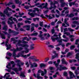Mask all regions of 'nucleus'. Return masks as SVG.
<instances>
[{
  "instance_id": "f257e3e1",
  "label": "nucleus",
  "mask_w": 79,
  "mask_h": 79,
  "mask_svg": "<svg viewBox=\"0 0 79 79\" xmlns=\"http://www.w3.org/2000/svg\"><path fill=\"white\" fill-rule=\"evenodd\" d=\"M21 42H22L21 41V40H19L18 41V44H16V50H14V51H13V52L12 54V55L13 56L16 57V52L17 51L20 52L21 51V50H23V47H25V50H26L27 49V48H28V47H29V46L27 44H21ZM18 46L22 47H20L18 48Z\"/></svg>"
},
{
  "instance_id": "f03ea898",
  "label": "nucleus",
  "mask_w": 79,
  "mask_h": 79,
  "mask_svg": "<svg viewBox=\"0 0 79 79\" xmlns=\"http://www.w3.org/2000/svg\"><path fill=\"white\" fill-rule=\"evenodd\" d=\"M8 19L9 20H10L11 22H10V21H7L8 24H10V25H11L12 24H15V22H14L13 20H14V21L16 22V23H17L18 22L17 21V19H16V18H13L12 17H10Z\"/></svg>"
},
{
  "instance_id": "7ed1b4c3",
  "label": "nucleus",
  "mask_w": 79,
  "mask_h": 79,
  "mask_svg": "<svg viewBox=\"0 0 79 79\" xmlns=\"http://www.w3.org/2000/svg\"><path fill=\"white\" fill-rule=\"evenodd\" d=\"M9 41V40L8 39H6V41L5 42V45L6 47V50H9V49H10L11 48V44H8V41Z\"/></svg>"
},
{
  "instance_id": "20e7f679",
  "label": "nucleus",
  "mask_w": 79,
  "mask_h": 79,
  "mask_svg": "<svg viewBox=\"0 0 79 79\" xmlns=\"http://www.w3.org/2000/svg\"><path fill=\"white\" fill-rule=\"evenodd\" d=\"M36 57L35 56H30L28 59V60H33V61L34 62L39 61V60L36 59Z\"/></svg>"
},
{
  "instance_id": "39448f33",
  "label": "nucleus",
  "mask_w": 79,
  "mask_h": 79,
  "mask_svg": "<svg viewBox=\"0 0 79 79\" xmlns=\"http://www.w3.org/2000/svg\"><path fill=\"white\" fill-rule=\"evenodd\" d=\"M47 33L44 34V35L40 34L38 36L40 38L41 40H45V38H44V36H47Z\"/></svg>"
},
{
  "instance_id": "423d86ee",
  "label": "nucleus",
  "mask_w": 79,
  "mask_h": 79,
  "mask_svg": "<svg viewBox=\"0 0 79 79\" xmlns=\"http://www.w3.org/2000/svg\"><path fill=\"white\" fill-rule=\"evenodd\" d=\"M66 40H63L62 39H60L59 40H58V41L59 42V43H62L63 41H64V42H67L68 40H69V38H66Z\"/></svg>"
},
{
  "instance_id": "0eeeda50",
  "label": "nucleus",
  "mask_w": 79,
  "mask_h": 79,
  "mask_svg": "<svg viewBox=\"0 0 79 79\" xmlns=\"http://www.w3.org/2000/svg\"><path fill=\"white\" fill-rule=\"evenodd\" d=\"M45 16L47 17V18H49V19H53V18H55V15L50 14L49 15H45Z\"/></svg>"
},
{
  "instance_id": "6e6552de",
  "label": "nucleus",
  "mask_w": 79,
  "mask_h": 79,
  "mask_svg": "<svg viewBox=\"0 0 79 79\" xmlns=\"http://www.w3.org/2000/svg\"><path fill=\"white\" fill-rule=\"evenodd\" d=\"M51 39L53 42H55V40H56L57 42H59L58 41V40H60V38H58V37H57L56 38H54V37L52 36L51 37Z\"/></svg>"
},
{
  "instance_id": "1a4fd4ad",
  "label": "nucleus",
  "mask_w": 79,
  "mask_h": 79,
  "mask_svg": "<svg viewBox=\"0 0 79 79\" xmlns=\"http://www.w3.org/2000/svg\"><path fill=\"white\" fill-rule=\"evenodd\" d=\"M25 27H26V30L27 31H30L31 29V25H26L23 27V28H24Z\"/></svg>"
},
{
  "instance_id": "9d476101",
  "label": "nucleus",
  "mask_w": 79,
  "mask_h": 79,
  "mask_svg": "<svg viewBox=\"0 0 79 79\" xmlns=\"http://www.w3.org/2000/svg\"><path fill=\"white\" fill-rule=\"evenodd\" d=\"M60 68L59 69L60 71H61L62 70H65L66 69H67L68 68L66 67L65 66L62 67V65H60Z\"/></svg>"
},
{
  "instance_id": "9b49d317",
  "label": "nucleus",
  "mask_w": 79,
  "mask_h": 79,
  "mask_svg": "<svg viewBox=\"0 0 79 79\" xmlns=\"http://www.w3.org/2000/svg\"><path fill=\"white\" fill-rule=\"evenodd\" d=\"M15 62L16 63H17V65L18 66H19V67H21V65L19 64V63H20V60H15Z\"/></svg>"
},
{
  "instance_id": "f8f14e48",
  "label": "nucleus",
  "mask_w": 79,
  "mask_h": 79,
  "mask_svg": "<svg viewBox=\"0 0 79 79\" xmlns=\"http://www.w3.org/2000/svg\"><path fill=\"white\" fill-rule=\"evenodd\" d=\"M69 73L70 76L71 78H73V77H76V76L74 75V74L73 73V72H71V71H69Z\"/></svg>"
},
{
  "instance_id": "ddd939ff",
  "label": "nucleus",
  "mask_w": 79,
  "mask_h": 79,
  "mask_svg": "<svg viewBox=\"0 0 79 79\" xmlns=\"http://www.w3.org/2000/svg\"><path fill=\"white\" fill-rule=\"evenodd\" d=\"M62 64H64L66 65H68V63L64 60V59L63 58L62 59Z\"/></svg>"
},
{
  "instance_id": "4468645a",
  "label": "nucleus",
  "mask_w": 79,
  "mask_h": 79,
  "mask_svg": "<svg viewBox=\"0 0 79 79\" xmlns=\"http://www.w3.org/2000/svg\"><path fill=\"white\" fill-rule=\"evenodd\" d=\"M38 73H41V75L42 76H44V72L41 70H39L38 71Z\"/></svg>"
},
{
  "instance_id": "2eb2a0df",
  "label": "nucleus",
  "mask_w": 79,
  "mask_h": 79,
  "mask_svg": "<svg viewBox=\"0 0 79 79\" xmlns=\"http://www.w3.org/2000/svg\"><path fill=\"white\" fill-rule=\"evenodd\" d=\"M2 30H4L5 31H6L8 30V26L7 25H4L2 28Z\"/></svg>"
},
{
  "instance_id": "dca6fc26",
  "label": "nucleus",
  "mask_w": 79,
  "mask_h": 79,
  "mask_svg": "<svg viewBox=\"0 0 79 79\" xmlns=\"http://www.w3.org/2000/svg\"><path fill=\"white\" fill-rule=\"evenodd\" d=\"M0 35L3 39H6L5 35L3 34H2L1 33V32H0Z\"/></svg>"
},
{
  "instance_id": "f3484780",
  "label": "nucleus",
  "mask_w": 79,
  "mask_h": 79,
  "mask_svg": "<svg viewBox=\"0 0 79 79\" xmlns=\"http://www.w3.org/2000/svg\"><path fill=\"white\" fill-rule=\"evenodd\" d=\"M4 13L7 16H10V14L8 13V10H5L4 11Z\"/></svg>"
},
{
  "instance_id": "a211bd4d",
  "label": "nucleus",
  "mask_w": 79,
  "mask_h": 79,
  "mask_svg": "<svg viewBox=\"0 0 79 79\" xmlns=\"http://www.w3.org/2000/svg\"><path fill=\"white\" fill-rule=\"evenodd\" d=\"M55 58H58V54H56V56L53 55L52 56V59H54Z\"/></svg>"
},
{
  "instance_id": "6ab92c4d",
  "label": "nucleus",
  "mask_w": 79,
  "mask_h": 79,
  "mask_svg": "<svg viewBox=\"0 0 79 79\" xmlns=\"http://www.w3.org/2000/svg\"><path fill=\"white\" fill-rule=\"evenodd\" d=\"M74 15L73 14L71 13L69 15H67V16L69 17V18H73L74 17Z\"/></svg>"
},
{
  "instance_id": "aec40b11",
  "label": "nucleus",
  "mask_w": 79,
  "mask_h": 79,
  "mask_svg": "<svg viewBox=\"0 0 79 79\" xmlns=\"http://www.w3.org/2000/svg\"><path fill=\"white\" fill-rule=\"evenodd\" d=\"M28 15H29L30 16H31L32 17H34L35 16V15H34V13H30V12L28 13Z\"/></svg>"
},
{
  "instance_id": "412c9836",
  "label": "nucleus",
  "mask_w": 79,
  "mask_h": 79,
  "mask_svg": "<svg viewBox=\"0 0 79 79\" xmlns=\"http://www.w3.org/2000/svg\"><path fill=\"white\" fill-rule=\"evenodd\" d=\"M15 3H16L17 4H19V5H21V1L20 2V1L19 0H15Z\"/></svg>"
},
{
  "instance_id": "4be33fe9",
  "label": "nucleus",
  "mask_w": 79,
  "mask_h": 79,
  "mask_svg": "<svg viewBox=\"0 0 79 79\" xmlns=\"http://www.w3.org/2000/svg\"><path fill=\"white\" fill-rule=\"evenodd\" d=\"M76 3V2H71L69 3V5L70 6H71L72 5H74Z\"/></svg>"
},
{
  "instance_id": "5701e85b",
  "label": "nucleus",
  "mask_w": 79,
  "mask_h": 79,
  "mask_svg": "<svg viewBox=\"0 0 79 79\" xmlns=\"http://www.w3.org/2000/svg\"><path fill=\"white\" fill-rule=\"evenodd\" d=\"M73 55V53L69 52H68V53H67V55L66 57H69V56H71V55Z\"/></svg>"
},
{
  "instance_id": "b1692460",
  "label": "nucleus",
  "mask_w": 79,
  "mask_h": 79,
  "mask_svg": "<svg viewBox=\"0 0 79 79\" xmlns=\"http://www.w3.org/2000/svg\"><path fill=\"white\" fill-rule=\"evenodd\" d=\"M37 75V76H36V77H37L38 79H43L42 77H40V74L39 73H37L36 74Z\"/></svg>"
},
{
  "instance_id": "393cba45",
  "label": "nucleus",
  "mask_w": 79,
  "mask_h": 79,
  "mask_svg": "<svg viewBox=\"0 0 79 79\" xmlns=\"http://www.w3.org/2000/svg\"><path fill=\"white\" fill-rule=\"evenodd\" d=\"M11 66V64L10 63H9L6 66V67L7 68H8V69H11V67L10 66Z\"/></svg>"
},
{
  "instance_id": "a878e982",
  "label": "nucleus",
  "mask_w": 79,
  "mask_h": 79,
  "mask_svg": "<svg viewBox=\"0 0 79 79\" xmlns=\"http://www.w3.org/2000/svg\"><path fill=\"white\" fill-rule=\"evenodd\" d=\"M38 35V33L36 32L35 33H32V34L31 35V36H36V35Z\"/></svg>"
},
{
  "instance_id": "bb28decb",
  "label": "nucleus",
  "mask_w": 79,
  "mask_h": 79,
  "mask_svg": "<svg viewBox=\"0 0 79 79\" xmlns=\"http://www.w3.org/2000/svg\"><path fill=\"white\" fill-rule=\"evenodd\" d=\"M11 40L14 42H13V44H16V42H17V41H16L14 38H11Z\"/></svg>"
},
{
  "instance_id": "cd10ccee",
  "label": "nucleus",
  "mask_w": 79,
  "mask_h": 79,
  "mask_svg": "<svg viewBox=\"0 0 79 79\" xmlns=\"http://www.w3.org/2000/svg\"><path fill=\"white\" fill-rule=\"evenodd\" d=\"M50 5L51 7H50L49 8V10H52L53 8V2H51L50 3Z\"/></svg>"
},
{
  "instance_id": "c85d7f7f",
  "label": "nucleus",
  "mask_w": 79,
  "mask_h": 79,
  "mask_svg": "<svg viewBox=\"0 0 79 79\" xmlns=\"http://www.w3.org/2000/svg\"><path fill=\"white\" fill-rule=\"evenodd\" d=\"M23 25V23H19L17 24V25L18 27H20L21 25Z\"/></svg>"
},
{
  "instance_id": "c756f323",
  "label": "nucleus",
  "mask_w": 79,
  "mask_h": 79,
  "mask_svg": "<svg viewBox=\"0 0 79 79\" xmlns=\"http://www.w3.org/2000/svg\"><path fill=\"white\" fill-rule=\"evenodd\" d=\"M8 32L10 34H11V33H13V32H14V31H13V30H11V29H9Z\"/></svg>"
},
{
  "instance_id": "7c9ffc66",
  "label": "nucleus",
  "mask_w": 79,
  "mask_h": 79,
  "mask_svg": "<svg viewBox=\"0 0 79 79\" xmlns=\"http://www.w3.org/2000/svg\"><path fill=\"white\" fill-rule=\"evenodd\" d=\"M20 76H22L23 77H25L26 76L24 75V73H21L20 75Z\"/></svg>"
},
{
  "instance_id": "2f4dec72",
  "label": "nucleus",
  "mask_w": 79,
  "mask_h": 79,
  "mask_svg": "<svg viewBox=\"0 0 79 79\" xmlns=\"http://www.w3.org/2000/svg\"><path fill=\"white\" fill-rule=\"evenodd\" d=\"M66 5V3L65 2H62L61 4V7H64Z\"/></svg>"
},
{
  "instance_id": "473e14b6",
  "label": "nucleus",
  "mask_w": 79,
  "mask_h": 79,
  "mask_svg": "<svg viewBox=\"0 0 79 79\" xmlns=\"http://www.w3.org/2000/svg\"><path fill=\"white\" fill-rule=\"evenodd\" d=\"M34 27L32 26H31V32H32L34 31Z\"/></svg>"
},
{
  "instance_id": "72a5a7b5",
  "label": "nucleus",
  "mask_w": 79,
  "mask_h": 79,
  "mask_svg": "<svg viewBox=\"0 0 79 79\" xmlns=\"http://www.w3.org/2000/svg\"><path fill=\"white\" fill-rule=\"evenodd\" d=\"M48 5V3L46 2L45 3V5L44 6L43 8H46L47 9H48V7H47Z\"/></svg>"
},
{
  "instance_id": "f704fd0d",
  "label": "nucleus",
  "mask_w": 79,
  "mask_h": 79,
  "mask_svg": "<svg viewBox=\"0 0 79 79\" xmlns=\"http://www.w3.org/2000/svg\"><path fill=\"white\" fill-rule=\"evenodd\" d=\"M54 3L52 2V4L53 5H55V4H58V2H57L56 1H54Z\"/></svg>"
},
{
  "instance_id": "c9c22d12",
  "label": "nucleus",
  "mask_w": 79,
  "mask_h": 79,
  "mask_svg": "<svg viewBox=\"0 0 79 79\" xmlns=\"http://www.w3.org/2000/svg\"><path fill=\"white\" fill-rule=\"evenodd\" d=\"M0 15L1 17L2 16L3 17H5V15H4V14L2 12H0Z\"/></svg>"
},
{
  "instance_id": "e433bc0d",
  "label": "nucleus",
  "mask_w": 79,
  "mask_h": 79,
  "mask_svg": "<svg viewBox=\"0 0 79 79\" xmlns=\"http://www.w3.org/2000/svg\"><path fill=\"white\" fill-rule=\"evenodd\" d=\"M45 65L44 64H40V67L42 68L43 67H45Z\"/></svg>"
},
{
  "instance_id": "4c0bfd02",
  "label": "nucleus",
  "mask_w": 79,
  "mask_h": 79,
  "mask_svg": "<svg viewBox=\"0 0 79 79\" xmlns=\"http://www.w3.org/2000/svg\"><path fill=\"white\" fill-rule=\"evenodd\" d=\"M64 76H67L68 73H67V72L66 71H64Z\"/></svg>"
},
{
  "instance_id": "58836bf2",
  "label": "nucleus",
  "mask_w": 79,
  "mask_h": 79,
  "mask_svg": "<svg viewBox=\"0 0 79 79\" xmlns=\"http://www.w3.org/2000/svg\"><path fill=\"white\" fill-rule=\"evenodd\" d=\"M75 74H76V75H77V74H79V72L77 71V70H76L75 71Z\"/></svg>"
},
{
  "instance_id": "ea45409f",
  "label": "nucleus",
  "mask_w": 79,
  "mask_h": 79,
  "mask_svg": "<svg viewBox=\"0 0 79 79\" xmlns=\"http://www.w3.org/2000/svg\"><path fill=\"white\" fill-rule=\"evenodd\" d=\"M25 64L26 65H27V67H29V62H28V61H27L25 63Z\"/></svg>"
},
{
  "instance_id": "a19ab883",
  "label": "nucleus",
  "mask_w": 79,
  "mask_h": 79,
  "mask_svg": "<svg viewBox=\"0 0 79 79\" xmlns=\"http://www.w3.org/2000/svg\"><path fill=\"white\" fill-rule=\"evenodd\" d=\"M25 23H28V24H31V22L28 20L25 21Z\"/></svg>"
},
{
  "instance_id": "79ce46f5",
  "label": "nucleus",
  "mask_w": 79,
  "mask_h": 79,
  "mask_svg": "<svg viewBox=\"0 0 79 79\" xmlns=\"http://www.w3.org/2000/svg\"><path fill=\"white\" fill-rule=\"evenodd\" d=\"M1 23L2 24V25H4V26L6 25V22L5 21H3Z\"/></svg>"
},
{
  "instance_id": "37998d69",
  "label": "nucleus",
  "mask_w": 79,
  "mask_h": 79,
  "mask_svg": "<svg viewBox=\"0 0 79 79\" xmlns=\"http://www.w3.org/2000/svg\"><path fill=\"white\" fill-rule=\"evenodd\" d=\"M13 4V3L12 2H9L6 5H12Z\"/></svg>"
},
{
  "instance_id": "c03bdc74",
  "label": "nucleus",
  "mask_w": 79,
  "mask_h": 79,
  "mask_svg": "<svg viewBox=\"0 0 79 79\" xmlns=\"http://www.w3.org/2000/svg\"><path fill=\"white\" fill-rule=\"evenodd\" d=\"M68 29L69 31H71V32H73V31H74V30L71 29V28H68Z\"/></svg>"
},
{
  "instance_id": "a18cd8bd",
  "label": "nucleus",
  "mask_w": 79,
  "mask_h": 79,
  "mask_svg": "<svg viewBox=\"0 0 79 79\" xmlns=\"http://www.w3.org/2000/svg\"><path fill=\"white\" fill-rule=\"evenodd\" d=\"M2 32H3V33H4V34H5V35H8V33H7V32H6V31H2Z\"/></svg>"
},
{
  "instance_id": "49530a36",
  "label": "nucleus",
  "mask_w": 79,
  "mask_h": 79,
  "mask_svg": "<svg viewBox=\"0 0 79 79\" xmlns=\"http://www.w3.org/2000/svg\"><path fill=\"white\" fill-rule=\"evenodd\" d=\"M75 48V46L74 45L71 46L70 47V49L71 50H73Z\"/></svg>"
},
{
  "instance_id": "de8ad7c7",
  "label": "nucleus",
  "mask_w": 79,
  "mask_h": 79,
  "mask_svg": "<svg viewBox=\"0 0 79 79\" xmlns=\"http://www.w3.org/2000/svg\"><path fill=\"white\" fill-rule=\"evenodd\" d=\"M56 50H57V51H60V48L57 47L56 48Z\"/></svg>"
},
{
  "instance_id": "09e8293b",
  "label": "nucleus",
  "mask_w": 79,
  "mask_h": 79,
  "mask_svg": "<svg viewBox=\"0 0 79 79\" xmlns=\"http://www.w3.org/2000/svg\"><path fill=\"white\" fill-rule=\"evenodd\" d=\"M40 26L41 27H43V22H40Z\"/></svg>"
},
{
  "instance_id": "8fccbe9b",
  "label": "nucleus",
  "mask_w": 79,
  "mask_h": 79,
  "mask_svg": "<svg viewBox=\"0 0 79 79\" xmlns=\"http://www.w3.org/2000/svg\"><path fill=\"white\" fill-rule=\"evenodd\" d=\"M48 60H49V58H46L44 60V61L45 62H47Z\"/></svg>"
},
{
  "instance_id": "3c124183",
  "label": "nucleus",
  "mask_w": 79,
  "mask_h": 79,
  "mask_svg": "<svg viewBox=\"0 0 79 79\" xmlns=\"http://www.w3.org/2000/svg\"><path fill=\"white\" fill-rule=\"evenodd\" d=\"M10 77V75H9L7 76V77H6V79H12V78H9V77Z\"/></svg>"
},
{
  "instance_id": "603ef678",
  "label": "nucleus",
  "mask_w": 79,
  "mask_h": 79,
  "mask_svg": "<svg viewBox=\"0 0 79 79\" xmlns=\"http://www.w3.org/2000/svg\"><path fill=\"white\" fill-rule=\"evenodd\" d=\"M24 8L27 10V9H29V6H24Z\"/></svg>"
},
{
  "instance_id": "864d4df0",
  "label": "nucleus",
  "mask_w": 79,
  "mask_h": 79,
  "mask_svg": "<svg viewBox=\"0 0 79 79\" xmlns=\"http://www.w3.org/2000/svg\"><path fill=\"white\" fill-rule=\"evenodd\" d=\"M7 55H8L9 56H11L12 55V54H11V53L10 52H7Z\"/></svg>"
},
{
  "instance_id": "5fc2aeb1",
  "label": "nucleus",
  "mask_w": 79,
  "mask_h": 79,
  "mask_svg": "<svg viewBox=\"0 0 79 79\" xmlns=\"http://www.w3.org/2000/svg\"><path fill=\"white\" fill-rule=\"evenodd\" d=\"M72 23L74 24H77V23H78V22L77 21H74Z\"/></svg>"
},
{
  "instance_id": "6e6d98bb",
  "label": "nucleus",
  "mask_w": 79,
  "mask_h": 79,
  "mask_svg": "<svg viewBox=\"0 0 79 79\" xmlns=\"http://www.w3.org/2000/svg\"><path fill=\"white\" fill-rule=\"evenodd\" d=\"M64 34H66L67 35H70V33L68 32H65L64 33Z\"/></svg>"
},
{
  "instance_id": "4d7b16f0",
  "label": "nucleus",
  "mask_w": 79,
  "mask_h": 79,
  "mask_svg": "<svg viewBox=\"0 0 79 79\" xmlns=\"http://www.w3.org/2000/svg\"><path fill=\"white\" fill-rule=\"evenodd\" d=\"M71 69L72 70H75L76 69V68L75 67H71Z\"/></svg>"
},
{
  "instance_id": "13d9d810",
  "label": "nucleus",
  "mask_w": 79,
  "mask_h": 79,
  "mask_svg": "<svg viewBox=\"0 0 79 79\" xmlns=\"http://www.w3.org/2000/svg\"><path fill=\"white\" fill-rule=\"evenodd\" d=\"M30 49L31 50H34V47L32 46H30Z\"/></svg>"
},
{
  "instance_id": "bf43d9fd",
  "label": "nucleus",
  "mask_w": 79,
  "mask_h": 79,
  "mask_svg": "<svg viewBox=\"0 0 79 79\" xmlns=\"http://www.w3.org/2000/svg\"><path fill=\"white\" fill-rule=\"evenodd\" d=\"M33 64L34 65V67H37V64L35 63V62H34L33 63Z\"/></svg>"
},
{
  "instance_id": "052dcab7",
  "label": "nucleus",
  "mask_w": 79,
  "mask_h": 79,
  "mask_svg": "<svg viewBox=\"0 0 79 79\" xmlns=\"http://www.w3.org/2000/svg\"><path fill=\"white\" fill-rule=\"evenodd\" d=\"M48 47H50V48H54V46L52 45H48Z\"/></svg>"
},
{
  "instance_id": "680f3d73",
  "label": "nucleus",
  "mask_w": 79,
  "mask_h": 79,
  "mask_svg": "<svg viewBox=\"0 0 79 79\" xmlns=\"http://www.w3.org/2000/svg\"><path fill=\"white\" fill-rule=\"evenodd\" d=\"M71 43H68L66 44V47H68V46H69V45H71Z\"/></svg>"
},
{
  "instance_id": "e2e57ef3",
  "label": "nucleus",
  "mask_w": 79,
  "mask_h": 79,
  "mask_svg": "<svg viewBox=\"0 0 79 79\" xmlns=\"http://www.w3.org/2000/svg\"><path fill=\"white\" fill-rule=\"evenodd\" d=\"M22 56H23V58H27V55H22Z\"/></svg>"
},
{
  "instance_id": "0e129e2a",
  "label": "nucleus",
  "mask_w": 79,
  "mask_h": 79,
  "mask_svg": "<svg viewBox=\"0 0 79 79\" xmlns=\"http://www.w3.org/2000/svg\"><path fill=\"white\" fill-rule=\"evenodd\" d=\"M72 27H73V28H74L76 27V25L74 24H72L71 25Z\"/></svg>"
},
{
  "instance_id": "69168bd1",
  "label": "nucleus",
  "mask_w": 79,
  "mask_h": 79,
  "mask_svg": "<svg viewBox=\"0 0 79 79\" xmlns=\"http://www.w3.org/2000/svg\"><path fill=\"white\" fill-rule=\"evenodd\" d=\"M51 32H52V34H54V33L55 32V30L54 29H52L51 30Z\"/></svg>"
},
{
  "instance_id": "338daca9",
  "label": "nucleus",
  "mask_w": 79,
  "mask_h": 79,
  "mask_svg": "<svg viewBox=\"0 0 79 79\" xmlns=\"http://www.w3.org/2000/svg\"><path fill=\"white\" fill-rule=\"evenodd\" d=\"M34 9L35 10V11H39V9L37 8H35Z\"/></svg>"
},
{
  "instance_id": "774afa93",
  "label": "nucleus",
  "mask_w": 79,
  "mask_h": 79,
  "mask_svg": "<svg viewBox=\"0 0 79 79\" xmlns=\"http://www.w3.org/2000/svg\"><path fill=\"white\" fill-rule=\"evenodd\" d=\"M73 11H74V12H79V10H77V9H74L73 10Z\"/></svg>"
}]
</instances>
